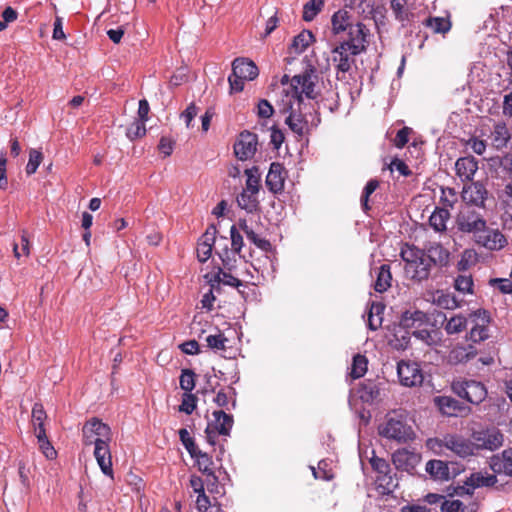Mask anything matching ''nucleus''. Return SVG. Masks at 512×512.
<instances>
[{"mask_svg":"<svg viewBox=\"0 0 512 512\" xmlns=\"http://www.w3.org/2000/svg\"><path fill=\"white\" fill-rule=\"evenodd\" d=\"M319 76L317 69L309 64L306 69L291 79L292 98L296 100L297 104L308 106L304 102V96L311 100H317L321 95L318 87Z\"/></svg>","mask_w":512,"mask_h":512,"instance_id":"f257e3e1","label":"nucleus"},{"mask_svg":"<svg viewBox=\"0 0 512 512\" xmlns=\"http://www.w3.org/2000/svg\"><path fill=\"white\" fill-rule=\"evenodd\" d=\"M378 435L399 444L407 443L415 438L412 427L407 423L406 417L398 412H389L385 420L378 425Z\"/></svg>","mask_w":512,"mask_h":512,"instance_id":"f03ea898","label":"nucleus"},{"mask_svg":"<svg viewBox=\"0 0 512 512\" xmlns=\"http://www.w3.org/2000/svg\"><path fill=\"white\" fill-rule=\"evenodd\" d=\"M298 108L293 109L292 104H289L287 111L290 110L289 115L285 119L286 125L289 129L299 137H302L309 130V126L317 127L321 123L319 113V102L316 101L315 105L309 104L313 112H307V106L297 104Z\"/></svg>","mask_w":512,"mask_h":512,"instance_id":"7ed1b4c3","label":"nucleus"},{"mask_svg":"<svg viewBox=\"0 0 512 512\" xmlns=\"http://www.w3.org/2000/svg\"><path fill=\"white\" fill-rule=\"evenodd\" d=\"M401 258L405 262V271L411 280L421 283L431 276L432 265L427 261L424 252L414 245L408 250H401Z\"/></svg>","mask_w":512,"mask_h":512,"instance_id":"20e7f679","label":"nucleus"},{"mask_svg":"<svg viewBox=\"0 0 512 512\" xmlns=\"http://www.w3.org/2000/svg\"><path fill=\"white\" fill-rule=\"evenodd\" d=\"M427 445L437 453H441L444 448L452 451L455 455L466 458L475 454L472 440L459 434H445L442 438H432L427 441Z\"/></svg>","mask_w":512,"mask_h":512,"instance_id":"39448f33","label":"nucleus"},{"mask_svg":"<svg viewBox=\"0 0 512 512\" xmlns=\"http://www.w3.org/2000/svg\"><path fill=\"white\" fill-rule=\"evenodd\" d=\"M452 392L472 405H480L488 395L484 383L474 379L461 378L451 383Z\"/></svg>","mask_w":512,"mask_h":512,"instance_id":"423d86ee","label":"nucleus"},{"mask_svg":"<svg viewBox=\"0 0 512 512\" xmlns=\"http://www.w3.org/2000/svg\"><path fill=\"white\" fill-rule=\"evenodd\" d=\"M471 440L474 452L479 450L495 451L503 445L504 435L498 428L488 427L473 430Z\"/></svg>","mask_w":512,"mask_h":512,"instance_id":"0eeeda50","label":"nucleus"},{"mask_svg":"<svg viewBox=\"0 0 512 512\" xmlns=\"http://www.w3.org/2000/svg\"><path fill=\"white\" fill-rule=\"evenodd\" d=\"M212 415L214 420L208 423L205 429V438L211 446H215L217 435H230L234 419L231 414L224 410H216Z\"/></svg>","mask_w":512,"mask_h":512,"instance_id":"6e6552de","label":"nucleus"},{"mask_svg":"<svg viewBox=\"0 0 512 512\" xmlns=\"http://www.w3.org/2000/svg\"><path fill=\"white\" fill-rule=\"evenodd\" d=\"M486 220L482 214L471 206L463 207L456 217L457 229L463 233L477 234L486 228Z\"/></svg>","mask_w":512,"mask_h":512,"instance_id":"1a4fd4ad","label":"nucleus"},{"mask_svg":"<svg viewBox=\"0 0 512 512\" xmlns=\"http://www.w3.org/2000/svg\"><path fill=\"white\" fill-rule=\"evenodd\" d=\"M344 33L347 37L340 43L351 49L353 55H359L366 51L368 45V36L370 30L361 22H356L349 27Z\"/></svg>","mask_w":512,"mask_h":512,"instance_id":"9d476101","label":"nucleus"},{"mask_svg":"<svg viewBox=\"0 0 512 512\" xmlns=\"http://www.w3.org/2000/svg\"><path fill=\"white\" fill-rule=\"evenodd\" d=\"M112 440L111 428L101 419L93 417L86 421L82 428V442L85 446H91L98 440Z\"/></svg>","mask_w":512,"mask_h":512,"instance_id":"9b49d317","label":"nucleus"},{"mask_svg":"<svg viewBox=\"0 0 512 512\" xmlns=\"http://www.w3.org/2000/svg\"><path fill=\"white\" fill-rule=\"evenodd\" d=\"M435 406L447 417H467L472 413V408L451 396H437L434 398Z\"/></svg>","mask_w":512,"mask_h":512,"instance_id":"f8f14e48","label":"nucleus"},{"mask_svg":"<svg viewBox=\"0 0 512 512\" xmlns=\"http://www.w3.org/2000/svg\"><path fill=\"white\" fill-rule=\"evenodd\" d=\"M257 145V134L244 130L239 134L238 139L234 143V154L238 160L246 161L255 155Z\"/></svg>","mask_w":512,"mask_h":512,"instance_id":"ddd939ff","label":"nucleus"},{"mask_svg":"<svg viewBox=\"0 0 512 512\" xmlns=\"http://www.w3.org/2000/svg\"><path fill=\"white\" fill-rule=\"evenodd\" d=\"M397 374L400 383L406 387L421 385L423 382L422 371L415 362L399 361L397 364Z\"/></svg>","mask_w":512,"mask_h":512,"instance_id":"4468645a","label":"nucleus"},{"mask_svg":"<svg viewBox=\"0 0 512 512\" xmlns=\"http://www.w3.org/2000/svg\"><path fill=\"white\" fill-rule=\"evenodd\" d=\"M488 194V190L481 181H471L469 185L464 186L462 198L466 206L485 208Z\"/></svg>","mask_w":512,"mask_h":512,"instance_id":"2eb2a0df","label":"nucleus"},{"mask_svg":"<svg viewBox=\"0 0 512 512\" xmlns=\"http://www.w3.org/2000/svg\"><path fill=\"white\" fill-rule=\"evenodd\" d=\"M384 381L378 379H366L359 384L357 393L362 402L367 404H377L382 399Z\"/></svg>","mask_w":512,"mask_h":512,"instance_id":"dca6fc26","label":"nucleus"},{"mask_svg":"<svg viewBox=\"0 0 512 512\" xmlns=\"http://www.w3.org/2000/svg\"><path fill=\"white\" fill-rule=\"evenodd\" d=\"M470 317H476L481 320V324L476 323L466 335V339L473 343H480L489 338L488 324L491 321L490 314L485 309H478L470 314Z\"/></svg>","mask_w":512,"mask_h":512,"instance_id":"f3484780","label":"nucleus"},{"mask_svg":"<svg viewBox=\"0 0 512 512\" xmlns=\"http://www.w3.org/2000/svg\"><path fill=\"white\" fill-rule=\"evenodd\" d=\"M474 236L477 244L491 251L500 250L507 245V239L499 230L490 229L487 226Z\"/></svg>","mask_w":512,"mask_h":512,"instance_id":"a211bd4d","label":"nucleus"},{"mask_svg":"<svg viewBox=\"0 0 512 512\" xmlns=\"http://www.w3.org/2000/svg\"><path fill=\"white\" fill-rule=\"evenodd\" d=\"M111 440H98V442L93 443L94 448V457L103 472L106 476H109L113 479V468H112V457L109 443Z\"/></svg>","mask_w":512,"mask_h":512,"instance_id":"6ab92c4d","label":"nucleus"},{"mask_svg":"<svg viewBox=\"0 0 512 512\" xmlns=\"http://www.w3.org/2000/svg\"><path fill=\"white\" fill-rule=\"evenodd\" d=\"M332 61L335 64L337 74L347 73L351 70L352 65L355 63V56L351 53V49H348L342 43H339L332 49Z\"/></svg>","mask_w":512,"mask_h":512,"instance_id":"aec40b11","label":"nucleus"},{"mask_svg":"<svg viewBox=\"0 0 512 512\" xmlns=\"http://www.w3.org/2000/svg\"><path fill=\"white\" fill-rule=\"evenodd\" d=\"M285 168L279 162H272L266 176L265 184L273 194L281 193L284 189Z\"/></svg>","mask_w":512,"mask_h":512,"instance_id":"412c9836","label":"nucleus"},{"mask_svg":"<svg viewBox=\"0 0 512 512\" xmlns=\"http://www.w3.org/2000/svg\"><path fill=\"white\" fill-rule=\"evenodd\" d=\"M424 252L427 261L432 266L443 268L448 266L450 261V252L440 243H433L421 249Z\"/></svg>","mask_w":512,"mask_h":512,"instance_id":"4be33fe9","label":"nucleus"},{"mask_svg":"<svg viewBox=\"0 0 512 512\" xmlns=\"http://www.w3.org/2000/svg\"><path fill=\"white\" fill-rule=\"evenodd\" d=\"M232 71L234 72V76L246 79L247 81H252L259 75V69L256 64L252 60L244 57L234 59L232 62Z\"/></svg>","mask_w":512,"mask_h":512,"instance_id":"5701e85b","label":"nucleus"},{"mask_svg":"<svg viewBox=\"0 0 512 512\" xmlns=\"http://www.w3.org/2000/svg\"><path fill=\"white\" fill-rule=\"evenodd\" d=\"M489 465L495 474H504L512 477V447L493 455Z\"/></svg>","mask_w":512,"mask_h":512,"instance_id":"b1692460","label":"nucleus"},{"mask_svg":"<svg viewBox=\"0 0 512 512\" xmlns=\"http://www.w3.org/2000/svg\"><path fill=\"white\" fill-rule=\"evenodd\" d=\"M429 322V317L427 314L421 310H405L401 313L399 318V323L402 327L413 331L424 325H427Z\"/></svg>","mask_w":512,"mask_h":512,"instance_id":"393cba45","label":"nucleus"},{"mask_svg":"<svg viewBox=\"0 0 512 512\" xmlns=\"http://www.w3.org/2000/svg\"><path fill=\"white\" fill-rule=\"evenodd\" d=\"M478 170V161L472 155L460 157L455 163L456 175L462 181H472Z\"/></svg>","mask_w":512,"mask_h":512,"instance_id":"a878e982","label":"nucleus"},{"mask_svg":"<svg viewBox=\"0 0 512 512\" xmlns=\"http://www.w3.org/2000/svg\"><path fill=\"white\" fill-rule=\"evenodd\" d=\"M476 355L477 350L473 345H456L449 351L448 363L451 365L464 364L475 358Z\"/></svg>","mask_w":512,"mask_h":512,"instance_id":"bb28decb","label":"nucleus"},{"mask_svg":"<svg viewBox=\"0 0 512 512\" xmlns=\"http://www.w3.org/2000/svg\"><path fill=\"white\" fill-rule=\"evenodd\" d=\"M355 23L352 15L345 8L339 9L331 17L332 32L334 35L345 32Z\"/></svg>","mask_w":512,"mask_h":512,"instance_id":"cd10ccee","label":"nucleus"},{"mask_svg":"<svg viewBox=\"0 0 512 512\" xmlns=\"http://www.w3.org/2000/svg\"><path fill=\"white\" fill-rule=\"evenodd\" d=\"M393 339L391 340L395 349L397 350H406L410 346V340L412 336V331L402 327V325L398 323H394L391 329Z\"/></svg>","mask_w":512,"mask_h":512,"instance_id":"c85d7f7f","label":"nucleus"},{"mask_svg":"<svg viewBox=\"0 0 512 512\" xmlns=\"http://www.w3.org/2000/svg\"><path fill=\"white\" fill-rule=\"evenodd\" d=\"M425 470L434 480L447 481L450 479L448 464L442 460H429Z\"/></svg>","mask_w":512,"mask_h":512,"instance_id":"c756f323","label":"nucleus"},{"mask_svg":"<svg viewBox=\"0 0 512 512\" xmlns=\"http://www.w3.org/2000/svg\"><path fill=\"white\" fill-rule=\"evenodd\" d=\"M498 482L496 475L484 476L481 472H474L466 478L464 484L473 490L480 487H492Z\"/></svg>","mask_w":512,"mask_h":512,"instance_id":"7c9ffc66","label":"nucleus"},{"mask_svg":"<svg viewBox=\"0 0 512 512\" xmlns=\"http://www.w3.org/2000/svg\"><path fill=\"white\" fill-rule=\"evenodd\" d=\"M415 455L407 449H398L392 454V462L398 470L408 471L414 467Z\"/></svg>","mask_w":512,"mask_h":512,"instance_id":"2f4dec72","label":"nucleus"},{"mask_svg":"<svg viewBox=\"0 0 512 512\" xmlns=\"http://www.w3.org/2000/svg\"><path fill=\"white\" fill-rule=\"evenodd\" d=\"M392 275L391 268L388 264H382L378 268L376 281L374 284L375 291L383 293L391 287Z\"/></svg>","mask_w":512,"mask_h":512,"instance_id":"473e14b6","label":"nucleus"},{"mask_svg":"<svg viewBox=\"0 0 512 512\" xmlns=\"http://www.w3.org/2000/svg\"><path fill=\"white\" fill-rule=\"evenodd\" d=\"M375 483L377 492L382 496L392 495L398 486V483L394 480L391 472L383 475H377Z\"/></svg>","mask_w":512,"mask_h":512,"instance_id":"72a5a7b5","label":"nucleus"},{"mask_svg":"<svg viewBox=\"0 0 512 512\" xmlns=\"http://www.w3.org/2000/svg\"><path fill=\"white\" fill-rule=\"evenodd\" d=\"M450 217L447 208H436L429 218L430 226L437 232H443L447 229L446 222Z\"/></svg>","mask_w":512,"mask_h":512,"instance_id":"f704fd0d","label":"nucleus"},{"mask_svg":"<svg viewBox=\"0 0 512 512\" xmlns=\"http://www.w3.org/2000/svg\"><path fill=\"white\" fill-rule=\"evenodd\" d=\"M493 145L496 149L501 150L505 148L511 138L508 128L505 123H498L494 126Z\"/></svg>","mask_w":512,"mask_h":512,"instance_id":"c9c22d12","label":"nucleus"},{"mask_svg":"<svg viewBox=\"0 0 512 512\" xmlns=\"http://www.w3.org/2000/svg\"><path fill=\"white\" fill-rule=\"evenodd\" d=\"M229 392L233 395L232 397H229L228 393L225 391V389H220L215 398L213 399L214 403L222 408H226L227 410L234 409L236 407V391L233 387H229Z\"/></svg>","mask_w":512,"mask_h":512,"instance_id":"e433bc0d","label":"nucleus"},{"mask_svg":"<svg viewBox=\"0 0 512 512\" xmlns=\"http://www.w3.org/2000/svg\"><path fill=\"white\" fill-rule=\"evenodd\" d=\"M314 40V35L311 31L303 30L297 36L294 37L290 49L295 53H302L309 44Z\"/></svg>","mask_w":512,"mask_h":512,"instance_id":"4c0bfd02","label":"nucleus"},{"mask_svg":"<svg viewBox=\"0 0 512 512\" xmlns=\"http://www.w3.org/2000/svg\"><path fill=\"white\" fill-rule=\"evenodd\" d=\"M216 254L219 256L224 269L232 271L236 268V255H238V253L233 251L232 248L229 249L227 244H225L222 249L216 250Z\"/></svg>","mask_w":512,"mask_h":512,"instance_id":"58836bf2","label":"nucleus"},{"mask_svg":"<svg viewBox=\"0 0 512 512\" xmlns=\"http://www.w3.org/2000/svg\"><path fill=\"white\" fill-rule=\"evenodd\" d=\"M422 23L430 27L434 33L444 34L451 28L450 20L444 17H427Z\"/></svg>","mask_w":512,"mask_h":512,"instance_id":"ea45409f","label":"nucleus"},{"mask_svg":"<svg viewBox=\"0 0 512 512\" xmlns=\"http://www.w3.org/2000/svg\"><path fill=\"white\" fill-rule=\"evenodd\" d=\"M468 320L463 315H455L447 320L444 329L447 334L453 335L464 331L467 328Z\"/></svg>","mask_w":512,"mask_h":512,"instance_id":"a19ab883","label":"nucleus"},{"mask_svg":"<svg viewBox=\"0 0 512 512\" xmlns=\"http://www.w3.org/2000/svg\"><path fill=\"white\" fill-rule=\"evenodd\" d=\"M215 330V334H209L205 338L207 347L214 351H223L226 349L229 340L217 327H215Z\"/></svg>","mask_w":512,"mask_h":512,"instance_id":"79ce46f5","label":"nucleus"},{"mask_svg":"<svg viewBox=\"0 0 512 512\" xmlns=\"http://www.w3.org/2000/svg\"><path fill=\"white\" fill-rule=\"evenodd\" d=\"M192 458L196 460V464L199 471H201L203 474L207 476L213 475V460L208 453L203 452L202 450L199 449L196 452L195 457Z\"/></svg>","mask_w":512,"mask_h":512,"instance_id":"37998d69","label":"nucleus"},{"mask_svg":"<svg viewBox=\"0 0 512 512\" xmlns=\"http://www.w3.org/2000/svg\"><path fill=\"white\" fill-rule=\"evenodd\" d=\"M324 7V0H309L303 6L302 19L306 22L312 21Z\"/></svg>","mask_w":512,"mask_h":512,"instance_id":"c03bdc74","label":"nucleus"},{"mask_svg":"<svg viewBox=\"0 0 512 512\" xmlns=\"http://www.w3.org/2000/svg\"><path fill=\"white\" fill-rule=\"evenodd\" d=\"M380 186V181L378 179H370L365 185L362 195H361V207L365 213H368L371 210V206L369 204L370 196L376 191V189Z\"/></svg>","mask_w":512,"mask_h":512,"instance_id":"a18cd8bd","label":"nucleus"},{"mask_svg":"<svg viewBox=\"0 0 512 512\" xmlns=\"http://www.w3.org/2000/svg\"><path fill=\"white\" fill-rule=\"evenodd\" d=\"M237 203L242 209L246 210L247 212L255 211L259 204L258 200L255 197V194H252L251 192L245 189L237 196Z\"/></svg>","mask_w":512,"mask_h":512,"instance_id":"49530a36","label":"nucleus"},{"mask_svg":"<svg viewBox=\"0 0 512 512\" xmlns=\"http://www.w3.org/2000/svg\"><path fill=\"white\" fill-rule=\"evenodd\" d=\"M245 174L247 176L246 179V189L252 194H256L260 188V172L257 166H253L250 169L245 170Z\"/></svg>","mask_w":512,"mask_h":512,"instance_id":"de8ad7c7","label":"nucleus"},{"mask_svg":"<svg viewBox=\"0 0 512 512\" xmlns=\"http://www.w3.org/2000/svg\"><path fill=\"white\" fill-rule=\"evenodd\" d=\"M412 336H414L417 340L421 341L422 343L430 347L437 345L439 341V339L436 337V332L430 331L422 327L413 330Z\"/></svg>","mask_w":512,"mask_h":512,"instance_id":"09e8293b","label":"nucleus"},{"mask_svg":"<svg viewBox=\"0 0 512 512\" xmlns=\"http://www.w3.org/2000/svg\"><path fill=\"white\" fill-rule=\"evenodd\" d=\"M368 360L364 355L357 354L353 357L350 375L353 379L364 376L367 371Z\"/></svg>","mask_w":512,"mask_h":512,"instance_id":"8fccbe9b","label":"nucleus"},{"mask_svg":"<svg viewBox=\"0 0 512 512\" xmlns=\"http://www.w3.org/2000/svg\"><path fill=\"white\" fill-rule=\"evenodd\" d=\"M438 295L435 298V303L447 310H453L460 306L459 301L454 295H451L449 293H443V292H437Z\"/></svg>","mask_w":512,"mask_h":512,"instance_id":"3c124183","label":"nucleus"},{"mask_svg":"<svg viewBox=\"0 0 512 512\" xmlns=\"http://www.w3.org/2000/svg\"><path fill=\"white\" fill-rule=\"evenodd\" d=\"M195 379L196 374L191 369H183L180 375V388L187 393H191V391L195 388Z\"/></svg>","mask_w":512,"mask_h":512,"instance_id":"603ef678","label":"nucleus"},{"mask_svg":"<svg viewBox=\"0 0 512 512\" xmlns=\"http://www.w3.org/2000/svg\"><path fill=\"white\" fill-rule=\"evenodd\" d=\"M146 134V126L145 122L135 119L126 130V136L134 141L138 138L145 136Z\"/></svg>","mask_w":512,"mask_h":512,"instance_id":"864d4df0","label":"nucleus"},{"mask_svg":"<svg viewBox=\"0 0 512 512\" xmlns=\"http://www.w3.org/2000/svg\"><path fill=\"white\" fill-rule=\"evenodd\" d=\"M408 0H390V7L395 18L405 27V19L407 18V9L405 8Z\"/></svg>","mask_w":512,"mask_h":512,"instance_id":"5fc2aeb1","label":"nucleus"},{"mask_svg":"<svg viewBox=\"0 0 512 512\" xmlns=\"http://www.w3.org/2000/svg\"><path fill=\"white\" fill-rule=\"evenodd\" d=\"M179 438L187 452L191 457H195L196 452L199 450V447L196 445L194 439L190 436L187 429L182 428L179 430Z\"/></svg>","mask_w":512,"mask_h":512,"instance_id":"6e6d98bb","label":"nucleus"},{"mask_svg":"<svg viewBox=\"0 0 512 512\" xmlns=\"http://www.w3.org/2000/svg\"><path fill=\"white\" fill-rule=\"evenodd\" d=\"M454 288L462 293H473V279L471 275H458L454 281Z\"/></svg>","mask_w":512,"mask_h":512,"instance_id":"4d7b16f0","label":"nucleus"},{"mask_svg":"<svg viewBox=\"0 0 512 512\" xmlns=\"http://www.w3.org/2000/svg\"><path fill=\"white\" fill-rule=\"evenodd\" d=\"M43 154L41 151L31 149L29 152V161L26 165V173L32 175L36 172L40 163L42 162Z\"/></svg>","mask_w":512,"mask_h":512,"instance_id":"13d9d810","label":"nucleus"},{"mask_svg":"<svg viewBox=\"0 0 512 512\" xmlns=\"http://www.w3.org/2000/svg\"><path fill=\"white\" fill-rule=\"evenodd\" d=\"M197 396L192 393L185 392L182 397V403L179 406V411L186 414H191L197 406Z\"/></svg>","mask_w":512,"mask_h":512,"instance_id":"bf43d9fd","label":"nucleus"},{"mask_svg":"<svg viewBox=\"0 0 512 512\" xmlns=\"http://www.w3.org/2000/svg\"><path fill=\"white\" fill-rule=\"evenodd\" d=\"M477 261V254L475 251L466 249L460 261L457 263V268L459 271H466L470 268L471 265L475 264Z\"/></svg>","mask_w":512,"mask_h":512,"instance_id":"052dcab7","label":"nucleus"},{"mask_svg":"<svg viewBox=\"0 0 512 512\" xmlns=\"http://www.w3.org/2000/svg\"><path fill=\"white\" fill-rule=\"evenodd\" d=\"M221 273H223V268L217 267V272L214 274H206L204 277L207 279L208 284L210 285V291L212 293L220 294L222 291L221 288Z\"/></svg>","mask_w":512,"mask_h":512,"instance_id":"680f3d73","label":"nucleus"},{"mask_svg":"<svg viewBox=\"0 0 512 512\" xmlns=\"http://www.w3.org/2000/svg\"><path fill=\"white\" fill-rule=\"evenodd\" d=\"M372 469L378 474L383 475L391 472L390 464L384 459L378 456H373L369 460Z\"/></svg>","mask_w":512,"mask_h":512,"instance_id":"e2e57ef3","label":"nucleus"},{"mask_svg":"<svg viewBox=\"0 0 512 512\" xmlns=\"http://www.w3.org/2000/svg\"><path fill=\"white\" fill-rule=\"evenodd\" d=\"M248 240H250L256 247H258L259 249H261L262 251L268 253V252H272L273 250V246L271 244V242L267 239H264V238H260L259 235L257 233H255L254 231L252 232H249L248 233V236H247Z\"/></svg>","mask_w":512,"mask_h":512,"instance_id":"0e129e2a","label":"nucleus"},{"mask_svg":"<svg viewBox=\"0 0 512 512\" xmlns=\"http://www.w3.org/2000/svg\"><path fill=\"white\" fill-rule=\"evenodd\" d=\"M441 512H466V505L460 500H446L441 503Z\"/></svg>","mask_w":512,"mask_h":512,"instance_id":"69168bd1","label":"nucleus"},{"mask_svg":"<svg viewBox=\"0 0 512 512\" xmlns=\"http://www.w3.org/2000/svg\"><path fill=\"white\" fill-rule=\"evenodd\" d=\"M47 419L46 411L41 403H35L32 408V421L33 425H44L45 420Z\"/></svg>","mask_w":512,"mask_h":512,"instance_id":"338daca9","label":"nucleus"},{"mask_svg":"<svg viewBox=\"0 0 512 512\" xmlns=\"http://www.w3.org/2000/svg\"><path fill=\"white\" fill-rule=\"evenodd\" d=\"M491 286H497L499 291L503 294L512 293V281L507 278H492L489 281Z\"/></svg>","mask_w":512,"mask_h":512,"instance_id":"774afa93","label":"nucleus"}]
</instances>
